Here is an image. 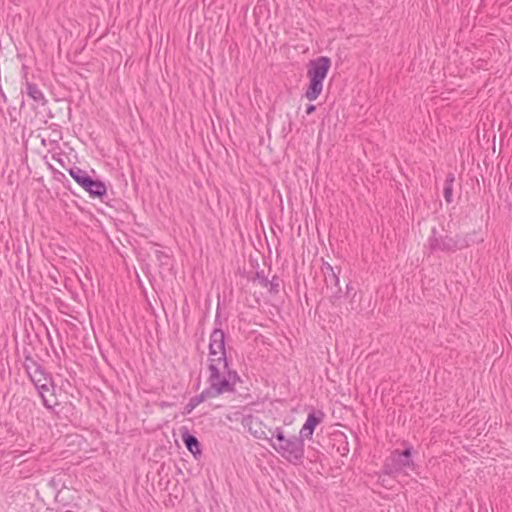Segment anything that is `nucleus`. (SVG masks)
I'll return each mask as SVG.
<instances>
[{"mask_svg":"<svg viewBox=\"0 0 512 512\" xmlns=\"http://www.w3.org/2000/svg\"><path fill=\"white\" fill-rule=\"evenodd\" d=\"M209 354H208V378L207 382L215 384H226L227 389L235 392V385L242 382L238 372L231 366L232 363L228 359L225 333L221 328H214L209 338Z\"/></svg>","mask_w":512,"mask_h":512,"instance_id":"1","label":"nucleus"},{"mask_svg":"<svg viewBox=\"0 0 512 512\" xmlns=\"http://www.w3.org/2000/svg\"><path fill=\"white\" fill-rule=\"evenodd\" d=\"M300 435L286 436L282 427H277L269 438L270 446L288 463L301 465L305 458V443Z\"/></svg>","mask_w":512,"mask_h":512,"instance_id":"2","label":"nucleus"},{"mask_svg":"<svg viewBox=\"0 0 512 512\" xmlns=\"http://www.w3.org/2000/svg\"><path fill=\"white\" fill-rule=\"evenodd\" d=\"M403 450L395 449L385 459L382 466V473L388 476H397L399 474L410 475L416 472L419 466L415 462V456L418 452L408 442H402Z\"/></svg>","mask_w":512,"mask_h":512,"instance_id":"3","label":"nucleus"},{"mask_svg":"<svg viewBox=\"0 0 512 512\" xmlns=\"http://www.w3.org/2000/svg\"><path fill=\"white\" fill-rule=\"evenodd\" d=\"M330 67L331 59L327 56H319L309 61L307 65L309 83L304 94L309 101H314L320 96Z\"/></svg>","mask_w":512,"mask_h":512,"instance_id":"4","label":"nucleus"},{"mask_svg":"<svg viewBox=\"0 0 512 512\" xmlns=\"http://www.w3.org/2000/svg\"><path fill=\"white\" fill-rule=\"evenodd\" d=\"M208 387H206L200 394L193 396L190 398L189 402L185 405L183 415L190 414L199 404L204 402L207 398H215L224 393H234V391L229 390L226 387V384H215L213 382H207Z\"/></svg>","mask_w":512,"mask_h":512,"instance_id":"5","label":"nucleus"},{"mask_svg":"<svg viewBox=\"0 0 512 512\" xmlns=\"http://www.w3.org/2000/svg\"><path fill=\"white\" fill-rule=\"evenodd\" d=\"M453 236L442 235L436 227L431 229V235L427 241V247L431 253L444 252L454 253Z\"/></svg>","mask_w":512,"mask_h":512,"instance_id":"6","label":"nucleus"},{"mask_svg":"<svg viewBox=\"0 0 512 512\" xmlns=\"http://www.w3.org/2000/svg\"><path fill=\"white\" fill-rule=\"evenodd\" d=\"M43 406L54 414H58L56 407L60 404V394L56 391L55 383H41L35 387Z\"/></svg>","mask_w":512,"mask_h":512,"instance_id":"7","label":"nucleus"},{"mask_svg":"<svg viewBox=\"0 0 512 512\" xmlns=\"http://www.w3.org/2000/svg\"><path fill=\"white\" fill-rule=\"evenodd\" d=\"M325 413L320 409L311 408L306 421L300 429L299 435L305 439H312L315 428L324 420Z\"/></svg>","mask_w":512,"mask_h":512,"instance_id":"8","label":"nucleus"},{"mask_svg":"<svg viewBox=\"0 0 512 512\" xmlns=\"http://www.w3.org/2000/svg\"><path fill=\"white\" fill-rule=\"evenodd\" d=\"M484 241L479 231L473 230L464 235L457 234L453 238L454 253L458 250L466 249L474 244H480Z\"/></svg>","mask_w":512,"mask_h":512,"instance_id":"9","label":"nucleus"},{"mask_svg":"<svg viewBox=\"0 0 512 512\" xmlns=\"http://www.w3.org/2000/svg\"><path fill=\"white\" fill-rule=\"evenodd\" d=\"M39 344H41L39 335L31 334L28 329H25L21 350L16 346V355H19L20 352L22 355H37L36 350Z\"/></svg>","mask_w":512,"mask_h":512,"instance_id":"10","label":"nucleus"},{"mask_svg":"<svg viewBox=\"0 0 512 512\" xmlns=\"http://www.w3.org/2000/svg\"><path fill=\"white\" fill-rule=\"evenodd\" d=\"M82 188L89 194L91 198H98L104 201V198L107 197L106 185L100 179H94L90 176Z\"/></svg>","mask_w":512,"mask_h":512,"instance_id":"11","label":"nucleus"},{"mask_svg":"<svg viewBox=\"0 0 512 512\" xmlns=\"http://www.w3.org/2000/svg\"><path fill=\"white\" fill-rule=\"evenodd\" d=\"M180 431L182 441L186 449L194 456L195 459H198L202 455L201 444L198 438L190 433L186 426H183Z\"/></svg>","mask_w":512,"mask_h":512,"instance_id":"12","label":"nucleus"},{"mask_svg":"<svg viewBox=\"0 0 512 512\" xmlns=\"http://www.w3.org/2000/svg\"><path fill=\"white\" fill-rule=\"evenodd\" d=\"M321 271L324 274V282L326 288L330 286L336 287L337 284H339V274L341 271L340 268H334L330 263L323 261Z\"/></svg>","mask_w":512,"mask_h":512,"instance_id":"13","label":"nucleus"},{"mask_svg":"<svg viewBox=\"0 0 512 512\" xmlns=\"http://www.w3.org/2000/svg\"><path fill=\"white\" fill-rule=\"evenodd\" d=\"M244 428L256 439L267 440L269 442L270 436H268L265 431V425L257 417L252 415V421L248 424V426H244Z\"/></svg>","mask_w":512,"mask_h":512,"instance_id":"14","label":"nucleus"},{"mask_svg":"<svg viewBox=\"0 0 512 512\" xmlns=\"http://www.w3.org/2000/svg\"><path fill=\"white\" fill-rule=\"evenodd\" d=\"M25 93L33 101H35L38 104H41L42 106H45L48 103V100L45 98L43 92L39 89V87L35 83L26 81Z\"/></svg>","mask_w":512,"mask_h":512,"instance_id":"15","label":"nucleus"},{"mask_svg":"<svg viewBox=\"0 0 512 512\" xmlns=\"http://www.w3.org/2000/svg\"><path fill=\"white\" fill-rule=\"evenodd\" d=\"M28 379L33 383L34 387L41 383L53 384V376L44 367L34 371L32 374L27 375Z\"/></svg>","mask_w":512,"mask_h":512,"instance_id":"16","label":"nucleus"},{"mask_svg":"<svg viewBox=\"0 0 512 512\" xmlns=\"http://www.w3.org/2000/svg\"><path fill=\"white\" fill-rule=\"evenodd\" d=\"M23 369L26 373V375L32 374L34 371H38V369L44 367L40 363V357L39 355H23V362H22Z\"/></svg>","mask_w":512,"mask_h":512,"instance_id":"17","label":"nucleus"},{"mask_svg":"<svg viewBox=\"0 0 512 512\" xmlns=\"http://www.w3.org/2000/svg\"><path fill=\"white\" fill-rule=\"evenodd\" d=\"M69 175L73 180L82 188V186L89 179L90 175L78 166H72L68 170Z\"/></svg>","mask_w":512,"mask_h":512,"instance_id":"18","label":"nucleus"},{"mask_svg":"<svg viewBox=\"0 0 512 512\" xmlns=\"http://www.w3.org/2000/svg\"><path fill=\"white\" fill-rule=\"evenodd\" d=\"M455 182V175L454 173L450 172L446 175V179L444 181V189H443V195L447 203H451L453 201L452 194H453V184Z\"/></svg>","mask_w":512,"mask_h":512,"instance_id":"19","label":"nucleus"},{"mask_svg":"<svg viewBox=\"0 0 512 512\" xmlns=\"http://www.w3.org/2000/svg\"><path fill=\"white\" fill-rule=\"evenodd\" d=\"M226 417L229 421H239L243 427L248 426V424L252 421V414L244 415L240 411L230 413Z\"/></svg>","mask_w":512,"mask_h":512,"instance_id":"20","label":"nucleus"},{"mask_svg":"<svg viewBox=\"0 0 512 512\" xmlns=\"http://www.w3.org/2000/svg\"><path fill=\"white\" fill-rule=\"evenodd\" d=\"M328 290H330V295H329V301L335 305L337 303H339V301L341 299H343L345 297V291L342 290V288L340 287L339 284H337V286H330V287H327Z\"/></svg>","mask_w":512,"mask_h":512,"instance_id":"21","label":"nucleus"},{"mask_svg":"<svg viewBox=\"0 0 512 512\" xmlns=\"http://www.w3.org/2000/svg\"><path fill=\"white\" fill-rule=\"evenodd\" d=\"M282 281L281 279L277 276V275H274L272 277L271 280L268 279V291L270 294H278L279 293V290H280V285H281Z\"/></svg>","mask_w":512,"mask_h":512,"instance_id":"22","label":"nucleus"},{"mask_svg":"<svg viewBox=\"0 0 512 512\" xmlns=\"http://www.w3.org/2000/svg\"><path fill=\"white\" fill-rule=\"evenodd\" d=\"M154 254H155L156 259L160 262L161 266L168 265V261L170 259L168 254H166L165 252H163L161 250H155Z\"/></svg>","mask_w":512,"mask_h":512,"instance_id":"23","label":"nucleus"},{"mask_svg":"<svg viewBox=\"0 0 512 512\" xmlns=\"http://www.w3.org/2000/svg\"><path fill=\"white\" fill-rule=\"evenodd\" d=\"M340 437L343 438V445L342 446H339L337 448V451L342 455V456H347L348 453H349V446H348V441H347V437L344 435V434H340Z\"/></svg>","mask_w":512,"mask_h":512,"instance_id":"24","label":"nucleus"},{"mask_svg":"<svg viewBox=\"0 0 512 512\" xmlns=\"http://www.w3.org/2000/svg\"><path fill=\"white\" fill-rule=\"evenodd\" d=\"M254 279H257L259 281V283L261 284V286L268 287V278L265 275L263 270L257 271Z\"/></svg>","mask_w":512,"mask_h":512,"instance_id":"25","label":"nucleus"},{"mask_svg":"<svg viewBox=\"0 0 512 512\" xmlns=\"http://www.w3.org/2000/svg\"><path fill=\"white\" fill-rule=\"evenodd\" d=\"M48 167L53 172L55 180L59 182H63V180H66L68 182L64 173L56 170L51 164H48Z\"/></svg>","mask_w":512,"mask_h":512,"instance_id":"26","label":"nucleus"},{"mask_svg":"<svg viewBox=\"0 0 512 512\" xmlns=\"http://www.w3.org/2000/svg\"><path fill=\"white\" fill-rule=\"evenodd\" d=\"M354 291V288L351 284V282H349L347 285H346V290H345V297H349L351 296V293Z\"/></svg>","mask_w":512,"mask_h":512,"instance_id":"27","label":"nucleus"},{"mask_svg":"<svg viewBox=\"0 0 512 512\" xmlns=\"http://www.w3.org/2000/svg\"><path fill=\"white\" fill-rule=\"evenodd\" d=\"M316 110V106L314 104H307L306 106V114L310 115L314 113Z\"/></svg>","mask_w":512,"mask_h":512,"instance_id":"28","label":"nucleus"},{"mask_svg":"<svg viewBox=\"0 0 512 512\" xmlns=\"http://www.w3.org/2000/svg\"><path fill=\"white\" fill-rule=\"evenodd\" d=\"M50 129H52L53 133H58V134H60V133H61V132H60V126H59V125H57V124H51V125H50Z\"/></svg>","mask_w":512,"mask_h":512,"instance_id":"29","label":"nucleus"},{"mask_svg":"<svg viewBox=\"0 0 512 512\" xmlns=\"http://www.w3.org/2000/svg\"><path fill=\"white\" fill-rule=\"evenodd\" d=\"M219 317H220V313H219V309H217L216 317H215V322H216V323H218V322H219Z\"/></svg>","mask_w":512,"mask_h":512,"instance_id":"30","label":"nucleus"},{"mask_svg":"<svg viewBox=\"0 0 512 512\" xmlns=\"http://www.w3.org/2000/svg\"><path fill=\"white\" fill-rule=\"evenodd\" d=\"M160 406H161L162 408H164V407H168V406H170V404H169V403H167V402H162V403L160 404Z\"/></svg>","mask_w":512,"mask_h":512,"instance_id":"31","label":"nucleus"},{"mask_svg":"<svg viewBox=\"0 0 512 512\" xmlns=\"http://www.w3.org/2000/svg\"><path fill=\"white\" fill-rule=\"evenodd\" d=\"M41 144H42L43 146H46V139H44V138H43V139L41 140Z\"/></svg>","mask_w":512,"mask_h":512,"instance_id":"32","label":"nucleus"},{"mask_svg":"<svg viewBox=\"0 0 512 512\" xmlns=\"http://www.w3.org/2000/svg\"><path fill=\"white\" fill-rule=\"evenodd\" d=\"M64 512H74V511H72V510H66V511H64Z\"/></svg>","mask_w":512,"mask_h":512,"instance_id":"33","label":"nucleus"}]
</instances>
